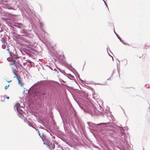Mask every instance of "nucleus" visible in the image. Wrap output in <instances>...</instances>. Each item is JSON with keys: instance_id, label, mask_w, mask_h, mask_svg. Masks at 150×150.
I'll use <instances>...</instances> for the list:
<instances>
[{"instance_id": "7ed1b4c3", "label": "nucleus", "mask_w": 150, "mask_h": 150, "mask_svg": "<svg viewBox=\"0 0 150 150\" xmlns=\"http://www.w3.org/2000/svg\"><path fill=\"white\" fill-rule=\"evenodd\" d=\"M28 125L29 126L34 128H35L34 127H33V124L31 123H30V122H28Z\"/></svg>"}, {"instance_id": "f8f14e48", "label": "nucleus", "mask_w": 150, "mask_h": 150, "mask_svg": "<svg viewBox=\"0 0 150 150\" xmlns=\"http://www.w3.org/2000/svg\"><path fill=\"white\" fill-rule=\"evenodd\" d=\"M150 45V44H149L148 45V46H149Z\"/></svg>"}, {"instance_id": "0eeeda50", "label": "nucleus", "mask_w": 150, "mask_h": 150, "mask_svg": "<svg viewBox=\"0 0 150 150\" xmlns=\"http://www.w3.org/2000/svg\"><path fill=\"white\" fill-rule=\"evenodd\" d=\"M6 81L8 82V83H10V82H11L12 81L11 80H10L9 81H8L7 80H6Z\"/></svg>"}, {"instance_id": "6e6552de", "label": "nucleus", "mask_w": 150, "mask_h": 150, "mask_svg": "<svg viewBox=\"0 0 150 150\" xmlns=\"http://www.w3.org/2000/svg\"><path fill=\"white\" fill-rule=\"evenodd\" d=\"M55 147V145L54 144H53V145L52 146V148L54 149Z\"/></svg>"}, {"instance_id": "f257e3e1", "label": "nucleus", "mask_w": 150, "mask_h": 150, "mask_svg": "<svg viewBox=\"0 0 150 150\" xmlns=\"http://www.w3.org/2000/svg\"><path fill=\"white\" fill-rule=\"evenodd\" d=\"M14 73L15 75V76H14V78H16L17 79V80L18 81V84L19 85H20L21 86L23 87V83L21 81V78H20V76H18V74H16L14 72Z\"/></svg>"}, {"instance_id": "f03ea898", "label": "nucleus", "mask_w": 150, "mask_h": 150, "mask_svg": "<svg viewBox=\"0 0 150 150\" xmlns=\"http://www.w3.org/2000/svg\"><path fill=\"white\" fill-rule=\"evenodd\" d=\"M36 130L37 131L38 133V134L39 136H40V137L41 138L42 140H43V142H44V144H45V143L44 142L45 141V139L46 138L45 136L43 134H42V135L41 134L40 131L38 129H36Z\"/></svg>"}, {"instance_id": "20e7f679", "label": "nucleus", "mask_w": 150, "mask_h": 150, "mask_svg": "<svg viewBox=\"0 0 150 150\" xmlns=\"http://www.w3.org/2000/svg\"><path fill=\"white\" fill-rule=\"evenodd\" d=\"M4 39L3 38V37L2 35H0V40H1L2 42L3 41V40H4Z\"/></svg>"}, {"instance_id": "39448f33", "label": "nucleus", "mask_w": 150, "mask_h": 150, "mask_svg": "<svg viewBox=\"0 0 150 150\" xmlns=\"http://www.w3.org/2000/svg\"><path fill=\"white\" fill-rule=\"evenodd\" d=\"M13 62L10 64V65H13L14 64L15 62L14 60H13Z\"/></svg>"}, {"instance_id": "9b49d317", "label": "nucleus", "mask_w": 150, "mask_h": 150, "mask_svg": "<svg viewBox=\"0 0 150 150\" xmlns=\"http://www.w3.org/2000/svg\"><path fill=\"white\" fill-rule=\"evenodd\" d=\"M6 98L7 99H8L9 98V97L8 96H7L6 97Z\"/></svg>"}, {"instance_id": "423d86ee", "label": "nucleus", "mask_w": 150, "mask_h": 150, "mask_svg": "<svg viewBox=\"0 0 150 150\" xmlns=\"http://www.w3.org/2000/svg\"><path fill=\"white\" fill-rule=\"evenodd\" d=\"M9 87V85H6L5 86V89L6 90Z\"/></svg>"}, {"instance_id": "ddd939ff", "label": "nucleus", "mask_w": 150, "mask_h": 150, "mask_svg": "<svg viewBox=\"0 0 150 150\" xmlns=\"http://www.w3.org/2000/svg\"><path fill=\"white\" fill-rule=\"evenodd\" d=\"M101 124H103L102 123H100L99 125H101Z\"/></svg>"}, {"instance_id": "1a4fd4ad", "label": "nucleus", "mask_w": 150, "mask_h": 150, "mask_svg": "<svg viewBox=\"0 0 150 150\" xmlns=\"http://www.w3.org/2000/svg\"><path fill=\"white\" fill-rule=\"evenodd\" d=\"M124 44L126 45H129V44H127V43H124Z\"/></svg>"}, {"instance_id": "9d476101", "label": "nucleus", "mask_w": 150, "mask_h": 150, "mask_svg": "<svg viewBox=\"0 0 150 150\" xmlns=\"http://www.w3.org/2000/svg\"><path fill=\"white\" fill-rule=\"evenodd\" d=\"M69 75L70 76H71V77H73V76L69 74Z\"/></svg>"}]
</instances>
